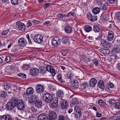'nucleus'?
Returning a JSON list of instances; mask_svg holds the SVG:
<instances>
[{
    "label": "nucleus",
    "instance_id": "1",
    "mask_svg": "<svg viewBox=\"0 0 120 120\" xmlns=\"http://www.w3.org/2000/svg\"><path fill=\"white\" fill-rule=\"evenodd\" d=\"M17 100L16 97H12L10 100V101L8 102L6 105V108L7 110L11 111L16 107V103Z\"/></svg>",
    "mask_w": 120,
    "mask_h": 120
},
{
    "label": "nucleus",
    "instance_id": "2",
    "mask_svg": "<svg viewBox=\"0 0 120 120\" xmlns=\"http://www.w3.org/2000/svg\"><path fill=\"white\" fill-rule=\"evenodd\" d=\"M97 4L100 6L101 10L103 11L105 10L107 6L108 3L104 0H96Z\"/></svg>",
    "mask_w": 120,
    "mask_h": 120
},
{
    "label": "nucleus",
    "instance_id": "3",
    "mask_svg": "<svg viewBox=\"0 0 120 120\" xmlns=\"http://www.w3.org/2000/svg\"><path fill=\"white\" fill-rule=\"evenodd\" d=\"M17 100L16 101V106L17 109L20 110H22L24 108V105L22 100H18L17 98Z\"/></svg>",
    "mask_w": 120,
    "mask_h": 120
},
{
    "label": "nucleus",
    "instance_id": "4",
    "mask_svg": "<svg viewBox=\"0 0 120 120\" xmlns=\"http://www.w3.org/2000/svg\"><path fill=\"white\" fill-rule=\"evenodd\" d=\"M74 110L75 112V113L74 114L75 118L77 120L79 119L81 115L80 108L78 106H75Z\"/></svg>",
    "mask_w": 120,
    "mask_h": 120
},
{
    "label": "nucleus",
    "instance_id": "5",
    "mask_svg": "<svg viewBox=\"0 0 120 120\" xmlns=\"http://www.w3.org/2000/svg\"><path fill=\"white\" fill-rule=\"evenodd\" d=\"M34 40L35 42L41 44L42 42L43 38L41 35L38 34L35 36Z\"/></svg>",
    "mask_w": 120,
    "mask_h": 120
},
{
    "label": "nucleus",
    "instance_id": "6",
    "mask_svg": "<svg viewBox=\"0 0 120 120\" xmlns=\"http://www.w3.org/2000/svg\"><path fill=\"white\" fill-rule=\"evenodd\" d=\"M61 42V40L59 38L57 37L56 36L52 39V45H59Z\"/></svg>",
    "mask_w": 120,
    "mask_h": 120
},
{
    "label": "nucleus",
    "instance_id": "7",
    "mask_svg": "<svg viewBox=\"0 0 120 120\" xmlns=\"http://www.w3.org/2000/svg\"><path fill=\"white\" fill-rule=\"evenodd\" d=\"M52 98V95L49 93H46L43 95V98L48 102H50Z\"/></svg>",
    "mask_w": 120,
    "mask_h": 120
},
{
    "label": "nucleus",
    "instance_id": "8",
    "mask_svg": "<svg viewBox=\"0 0 120 120\" xmlns=\"http://www.w3.org/2000/svg\"><path fill=\"white\" fill-rule=\"evenodd\" d=\"M47 119L48 118L46 113H41L38 117V120H45Z\"/></svg>",
    "mask_w": 120,
    "mask_h": 120
},
{
    "label": "nucleus",
    "instance_id": "9",
    "mask_svg": "<svg viewBox=\"0 0 120 120\" xmlns=\"http://www.w3.org/2000/svg\"><path fill=\"white\" fill-rule=\"evenodd\" d=\"M38 97L35 95H32L29 99V102L30 103L33 104L37 100Z\"/></svg>",
    "mask_w": 120,
    "mask_h": 120
},
{
    "label": "nucleus",
    "instance_id": "10",
    "mask_svg": "<svg viewBox=\"0 0 120 120\" xmlns=\"http://www.w3.org/2000/svg\"><path fill=\"white\" fill-rule=\"evenodd\" d=\"M39 71V70L37 68H31L30 70V73L31 75L35 76L37 75Z\"/></svg>",
    "mask_w": 120,
    "mask_h": 120
},
{
    "label": "nucleus",
    "instance_id": "11",
    "mask_svg": "<svg viewBox=\"0 0 120 120\" xmlns=\"http://www.w3.org/2000/svg\"><path fill=\"white\" fill-rule=\"evenodd\" d=\"M57 118V114L53 111L51 112L49 114L48 120H54Z\"/></svg>",
    "mask_w": 120,
    "mask_h": 120
},
{
    "label": "nucleus",
    "instance_id": "12",
    "mask_svg": "<svg viewBox=\"0 0 120 120\" xmlns=\"http://www.w3.org/2000/svg\"><path fill=\"white\" fill-rule=\"evenodd\" d=\"M46 69L48 71H50L52 73L53 76H54L55 74V71L54 69L52 66L48 65L46 66Z\"/></svg>",
    "mask_w": 120,
    "mask_h": 120
},
{
    "label": "nucleus",
    "instance_id": "13",
    "mask_svg": "<svg viewBox=\"0 0 120 120\" xmlns=\"http://www.w3.org/2000/svg\"><path fill=\"white\" fill-rule=\"evenodd\" d=\"M45 88L44 87L40 84H38L36 88V90L38 93H41L44 91Z\"/></svg>",
    "mask_w": 120,
    "mask_h": 120
},
{
    "label": "nucleus",
    "instance_id": "14",
    "mask_svg": "<svg viewBox=\"0 0 120 120\" xmlns=\"http://www.w3.org/2000/svg\"><path fill=\"white\" fill-rule=\"evenodd\" d=\"M16 24L20 30H23L25 29L26 26L22 23L18 21L16 22Z\"/></svg>",
    "mask_w": 120,
    "mask_h": 120
},
{
    "label": "nucleus",
    "instance_id": "15",
    "mask_svg": "<svg viewBox=\"0 0 120 120\" xmlns=\"http://www.w3.org/2000/svg\"><path fill=\"white\" fill-rule=\"evenodd\" d=\"M97 82V79L95 78L91 79L89 82V85L91 87L95 86Z\"/></svg>",
    "mask_w": 120,
    "mask_h": 120
},
{
    "label": "nucleus",
    "instance_id": "16",
    "mask_svg": "<svg viewBox=\"0 0 120 120\" xmlns=\"http://www.w3.org/2000/svg\"><path fill=\"white\" fill-rule=\"evenodd\" d=\"M18 43L19 45H26L27 44L25 39L22 38H20L19 40Z\"/></svg>",
    "mask_w": 120,
    "mask_h": 120
},
{
    "label": "nucleus",
    "instance_id": "17",
    "mask_svg": "<svg viewBox=\"0 0 120 120\" xmlns=\"http://www.w3.org/2000/svg\"><path fill=\"white\" fill-rule=\"evenodd\" d=\"M114 34L113 32L109 31L108 33V35L107 37L108 40L109 41H112L113 39Z\"/></svg>",
    "mask_w": 120,
    "mask_h": 120
},
{
    "label": "nucleus",
    "instance_id": "18",
    "mask_svg": "<svg viewBox=\"0 0 120 120\" xmlns=\"http://www.w3.org/2000/svg\"><path fill=\"white\" fill-rule=\"evenodd\" d=\"M72 87L75 88H77L78 86V82L76 80H74L71 81V82Z\"/></svg>",
    "mask_w": 120,
    "mask_h": 120
},
{
    "label": "nucleus",
    "instance_id": "19",
    "mask_svg": "<svg viewBox=\"0 0 120 120\" xmlns=\"http://www.w3.org/2000/svg\"><path fill=\"white\" fill-rule=\"evenodd\" d=\"M61 107L63 109H65L68 106L67 101L65 100H63L61 101Z\"/></svg>",
    "mask_w": 120,
    "mask_h": 120
},
{
    "label": "nucleus",
    "instance_id": "20",
    "mask_svg": "<svg viewBox=\"0 0 120 120\" xmlns=\"http://www.w3.org/2000/svg\"><path fill=\"white\" fill-rule=\"evenodd\" d=\"M35 106L37 108H39L41 107L43 104L42 101L41 100H37L34 103Z\"/></svg>",
    "mask_w": 120,
    "mask_h": 120
},
{
    "label": "nucleus",
    "instance_id": "21",
    "mask_svg": "<svg viewBox=\"0 0 120 120\" xmlns=\"http://www.w3.org/2000/svg\"><path fill=\"white\" fill-rule=\"evenodd\" d=\"M87 85V83L86 82H84L80 85L81 88L83 91L85 92L86 91Z\"/></svg>",
    "mask_w": 120,
    "mask_h": 120
},
{
    "label": "nucleus",
    "instance_id": "22",
    "mask_svg": "<svg viewBox=\"0 0 120 120\" xmlns=\"http://www.w3.org/2000/svg\"><path fill=\"white\" fill-rule=\"evenodd\" d=\"M98 87L101 89L103 90L105 88L104 82L102 80L99 81L98 83Z\"/></svg>",
    "mask_w": 120,
    "mask_h": 120
},
{
    "label": "nucleus",
    "instance_id": "23",
    "mask_svg": "<svg viewBox=\"0 0 120 120\" xmlns=\"http://www.w3.org/2000/svg\"><path fill=\"white\" fill-rule=\"evenodd\" d=\"M34 92L33 89L31 87L28 88L26 91V93L27 94H30L33 93Z\"/></svg>",
    "mask_w": 120,
    "mask_h": 120
},
{
    "label": "nucleus",
    "instance_id": "24",
    "mask_svg": "<svg viewBox=\"0 0 120 120\" xmlns=\"http://www.w3.org/2000/svg\"><path fill=\"white\" fill-rule=\"evenodd\" d=\"M100 11V9L98 7H95L94 8L92 12L93 14H98Z\"/></svg>",
    "mask_w": 120,
    "mask_h": 120
},
{
    "label": "nucleus",
    "instance_id": "25",
    "mask_svg": "<svg viewBox=\"0 0 120 120\" xmlns=\"http://www.w3.org/2000/svg\"><path fill=\"white\" fill-rule=\"evenodd\" d=\"M64 30L65 32L69 34L71 32L72 30V29L71 27L67 26L65 27Z\"/></svg>",
    "mask_w": 120,
    "mask_h": 120
},
{
    "label": "nucleus",
    "instance_id": "26",
    "mask_svg": "<svg viewBox=\"0 0 120 120\" xmlns=\"http://www.w3.org/2000/svg\"><path fill=\"white\" fill-rule=\"evenodd\" d=\"M101 52L104 54H108L109 53L110 51L108 49H101Z\"/></svg>",
    "mask_w": 120,
    "mask_h": 120
},
{
    "label": "nucleus",
    "instance_id": "27",
    "mask_svg": "<svg viewBox=\"0 0 120 120\" xmlns=\"http://www.w3.org/2000/svg\"><path fill=\"white\" fill-rule=\"evenodd\" d=\"M71 105H75L78 103L77 100L75 98H72L71 102Z\"/></svg>",
    "mask_w": 120,
    "mask_h": 120
},
{
    "label": "nucleus",
    "instance_id": "28",
    "mask_svg": "<svg viewBox=\"0 0 120 120\" xmlns=\"http://www.w3.org/2000/svg\"><path fill=\"white\" fill-rule=\"evenodd\" d=\"M100 27L97 25H94L93 26L94 30L95 32H99L100 31Z\"/></svg>",
    "mask_w": 120,
    "mask_h": 120
},
{
    "label": "nucleus",
    "instance_id": "29",
    "mask_svg": "<svg viewBox=\"0 0 120 120\" xmlns=\"http://www.w3.org/2000/svg\"><path fill=\"white\" fill-rule=\"evenodd\" d=\"M84 29L85 31L87 32H88L90 31L92 29L91 26L87 25L85 26Z\"/></svg>",
    "mask_w": 120,
    "mask_h": 120
},
{
    "label": "nucleus",
    "instance_id": "30",
    "mask_svg": "<svg viewBox=\"0 0 120 120\" xmlns=\"http://www.w3.org/2000/svg\"><path fill=\"white\" fill-rule=\"evenodd\" d=\"M58 80L61 82H64V80L62 78V75L60 74H59L57 76Z\"/></svg>",
    "mask_w": 120,
    "mask_h": 120
},
{
    "label": "nucleus",
    "instance_id": "31",
    "mask_svg": "<svg viewBox=\"0 0 120 120\" xmlns=\"http://www.w3.org/2000/svg\"><path fill=\"white\" fill-rule=\"evenodd\" d=\"M63 94H64L63 92L60 90L58 91L56 94V96L59 97H62Z\"/></svg>",
    "mask_w": 120,
    "mask_h": 120
},
{
    "label": "nucleus",
    "instance_id": "32",
    "mask_svg": "<svg viewBox=\"0 0 120 120\" xmlns=\"http://www.w3.org/2000/svg\"><path fill=\"white\" fill-rule=\"evenodd\" d=\"M58 99L57 97H55L53 98H52V99L50 101H51L52 102H53V103L56 104L58 105Z\"/></svg>",
    "mask_w": 120,
    "mask_h": 120
},
{
    "label": "nucleus",
    "instance_id": "33",
    "mask_svg": "<svg viewBox=\"0 0 120 120\" xmlns=\"http://www.w3.org/2000/svg\"><path fill=\"white\" fill-rule=\"evenodd\" d=\"M7 95V93L5 91H3L0 92V96L1 97L5 98Z\"/></svg>",
    "mask_w": 120,
    "mask_h": 120
},
{
    "label": "nucleus",
    "instance_id": "34",
    "mask_svg": "<svg viewBox=\"0 0 120 120\" xmlns=\"http://www.w3.org/2000/svg\"><path fill=\"white\" fill-rule=\"evenodd\" d=\"M57 104L56 103H53V102L50 101L49 104L50 107L51 108L54 109L56 107L57 105Z\"/></svg>",
    "mask_w": 120,
    "mask_h": 120
},
{
    "label": "nucleus",
    "instance_id": "35",
    "mask_svg": "<svg viewBox=\"0 0 120 120\" xmlns=\"http://www.w3.org/2000/svg\"><path fill=\"white\" fill-rule=\"evenodd\" d=\"M68 50L67 49L63 50L61 51V54L64 56H65L68 52Z\"/></svg>",
    "mask_w": 120,
    "mask_h": 120
},
{
    "label": "nucleus",
    "instance_id": "36",
    "mask_svg": "<svg viewBox=\"0 0 120 120\" xmlns=\"http://www.w3.org/2000/svg\"><path fill=\"white\" fill-rule=\"evenodd\" d=\"M113 50L117 52H118L120 51V49L118 45L114 46Z\"/></svg>",
    "mask_w": 120,
    "mask_h": 120
},
{
    "label": "nucleus",
    "instance_id": "37",
    "mask_svg": "<svg viewBox=\"0 0 120 120\" xmlns=\"http://www.w3.org/2000/svg\"><path fill=\"white\" fill-rule=\"evenodd\" d=\"M58 119V120H65V116L64 115H59Z\"/></svg>",
    "mask_w": 120,
    "mask_h": 120
},
{
    "label": "nucleus",
    "instance_id": "38",
    "mask_svg": "<svg viewBox=\"0 0 120 120\" xmlns=\"http://www.w3.org/2000/svg\"><path fill=\"white\" fill-rule=\"evenodd\" d=\"M5 120H11V116L9 115H5Z\"/></svg>",
    "mask_w": 120,
    "mask_h": 120
},
{
    "label": "nucleus",
    "instance_id": "39",
    "mask_svg": "<svg viewBox=\"0 0 120 120\" xmlns=\"http://www.w3.org/2000/svg\"><path fill=\"white\" fill-rule=\"evenodd\" d=\"M30 68V66L28 64H24L22 67V69L24 70H26Z\"/></svg>",
    "mask_w": 120,
    "mask_h": 120
},
{
    "label": "nucleus",
    "instance_id": "40",
    "mask_svg": "<svg viewBox=\"0 0 120 120\" xmlns=\"http://www.w3.org/2000/svg\"><path fill=\"white\" fill-rule=\"evenodd\" d=\"M101 44L102 45L104 44L106 45H109V44L108 42L106 41L105 40H103L101 41Z\"/></svg>",
    "mask_w": 120,
    "mask_h": 120
},
{
    "label": "nucleus",
    "instance_id": "41",
    "mask_svg": "<svg viewBox=\"0 0 120 120\" xmlns=\"http://www.w3.org/2000/svg\"><path fill=\"white\" fill-rule=\"evenodd\" d=\"M11 3L13 5H16L18 4V0H11Z\"/></svg>",
    "mask_w": 120,
    "mask_h": 120
},
{
    "label": "nucleus",
    "instance_id": "42",
    "mask_svg": "<svg viewBox=\"0 0 120 120\" xmlns=\"http://www.w3.org/2000/svg\"><path fill=\"white\" fill-rule=\"evenodd\" d=\"M116 18L118 22L120 21V12L117 13Z\"/></svg>",
    "mask_w": 120,
    "mask_h": 120
},
{
    "label": "nucleus",
    "instance_id": "43",
    "mask_svg": "<svg viewBox=\"0 0 120 120\" xmlns=\"http://www.w3.org/2000/svg\"><path fill=\"white\" fill-rule=\"evenodd\" d=\"M108 2L110 4H113L117 2V0H107Z\"/></svg>",
    "mask_w": 120,
    "mask_h": 120
},
{
    "label": "nucleus",
    "instance_id": "44",
    "mask_svg": "<svg viewBox=\"0 0 120 120\" xmlns=\"http://www.w3.org/2000/svg\"><path fill=\"white\" fill-rule=\"evenodd\" d=\"M18 76L23 78H25L26 77V75L25 74L22 73L18 74Z\"/></svg>",
    "mask_w": 120,
    "mask_h": 120
},
{
    "label": "nucleus",
    "instance_id": "45",
    "mask_svg": "<svg viewBox=\"0 0 120 120\" xmlns=\"http://www.w3.org/2000/svg\"><path fill=\"white\" fill-rule=\"evenodd\" d=\"M107 26L108 28H110L113 27L114 25L111 22H109L107 23Z\"/></svg>",
    "mask_w": 120,
    "mask_h": 120
},
{
    "label": "nucleus",
    "instance_id": "46",
    "mask_svg": "<svg viewBox=\"0 0 120 120\" xmlns=\"http://www.w3.org/2000/svg\"><path fill=\"white\" fill-rule=\"evenodd\" d=\"M93 61L94 64L96 66H97L98 65V60L96 59V58L92 60Z\"/></svg>",
    "mask_w": 120,
    "mask_h": 120
},
{
    "label": "nucleus",
    "instance_id": "47",
    "mask_svg": "<svg viewBox=\"0 0 120 120\" xmlns=\"http://www.w3.org/2000/svg\"><path fill=\"white\" fill-rule=\"evenodd\" d=\"M9 31V29L4 31L2 33V35H6L8 33Z\"/></svg>",
    "mask_w": 120,
    "mask_h": 120
},
{
    "label": "nucleus",
    "instance_id": "48",
    "mask_svg": "<svg viewBox=\"0 0 120 120\" xmlns=\"http://www.w3.org/2000/svg\"><path fill=\"white\" fill-rule=\"evenodd\" d=\"M115 106L117 109H120V103L119 102H116Z\"/></svg>",
    "mask_w": 120,
    "mask_h": 120
},
{
    "label": "nucleus",
    "instance_id": "49",
    "mask_svg": "<svg viewBox=\"0 0 120 120\" xmlns=\"http://www.w3.org/2000/svg\"><path fill=\"white\" fill-rule=\"evenodd\" d=\"M40 21L35 20L33 21L32 23L34 24H37L40 23Z\"/></svg>",
    "mask_w": 120,
    "mask_h": 120
},
{
    "label": "nucleus",
    "instance_id": "50",
    "mask_svg": "<svg viewBox=\"0 0 120 120\" xmlns=\"http://www.w3.org/2000/svg\"><path fill=\"white\" fill-rule=\"evenodd\" d=\"M30 109L32 110V112H36L37 111V109L35 108V107L34 106L31 107Z\"/></svg>",
    "mask_w": 120,
    "mask_h": 120
},
{
    "label": "nucleus",
    "instance_id": "51",
    "mask_svg": "<svg viewBox=\"0 0 120 120\" xmlns=\"http://www.w3.org/2000/svg\"><path fill=\"white\" fill-rule=\"evenodd\" d=\"M63 42L64 43L67 44L68 42V40L67 38H63Z\"/></svg>",
    "mask_w": 120,
    "mask_h": 120
},
{
    "label": "nucleus",
    "instance_id": "52",
    "mask_svg": "<svg viewBox=\"0 0 120 120\" xmlns=\"http://www.w3.org/2000/svg\"><path fill=\"white\" fill-rule=\"evenodd\" d=\"M92 18L90 20L92 22H93L94 21H96L97 19V16H92Z\"/></svg>",
    "mask_w": 120,
    "mask_h": 120
},
{
    "label": "nucleus",
    "instance_id": "53",
    "mask_svg": "<svg viewBox=\"0 0 120 120\" xmlns=\"http://www.w3.org/2000/svg\"><path fill=\"white\" fill-rule=\"evenodd\" d=\"M9 88V86L7 84H5L4 86V88L5 90H8Z\"/></svg>",
    "mask_w": 120,
    "mask_h": 120
},
{
    "label": "nucleus",
    "instance_id": "54",
    "mask_svg": "<svg viewBox=\"0 0 120 120\" xmlns=\"http://www.w3.org/2000/svg\"><path fill=\"white\" fill-rule=\"evenodd\" d=\"M116 68L118 71H120V61H119L117 63L116 65Z\"/></svg>",
    "mask_w": 120,
    "mask_h": 120
},
{
    "label": "nucleus",
    "instance_id": "55",
    "mask_svg": "<svg viewBox=\"0 0 120 120\" xmlns=\"http://www.w3.org/2000/svg\"><path fill=\"white\" fill-rule=\"evenodd\" d=\"M11 60L10 57L9 56H7L5 59V60L7 62H8Z\"/></svg>",
    "mask_w": 120,
    "mask_h": 120
},
{
    "label": "nucleus",
    "instance_id": "56",
    "mask_svg": "<svg viewBox=\"0 0 120 120\" xmlns=\"http://www.w3.org/2000/svg\"><path fill=\"white\" fill-rule=\"evenodd\" d=\"M109 86L111 88H112L114 87V86L113 84L111 82L109 83H108Z\"/></svg>",
    "mask_w": 120,
    "mask_h": 120
},
{
    "label": "nucleus",
    "instance_id": "57",
    "mask_svg": "<svg viewBox=\"0 0 120 120\" xmlns=\"http://www.w3.org/2000/svg\"><path fill=\"white\" fill-rule=\"evenodd\" d=\"M92 15L90 14H89L87 15L88 18L89 20H91V19L92 18Z\"/></svg>",
    "mask_w": 120,
    "mask_h": 120
},
{
    "label": "nucleus",
    "instance_id": "58",
    "mask_svg": "<svg viewBox=\"0 0 120 120\" xmlns=\"http://www.w3.org/2000/svg\"><path fill=\"white\" fill-rule=\"evenodd\" d=\"M96 116L98 118L101 117L102 116V114L99 112H97L96 113Z\"/></svg>",
    "mask_w": 120,
    "mask_h": 120
},
{
    "label": "nucleus",
    "instance_id": "59",
    "mask_svg": "<svg viewBox=\"0 0 120 120\" xmlns=\"http://www.w3.org/2000/svg\"><path fill=\"white\" fill-rule=\"evenodd\" d=\"M109 102L110 104H112L114 103V101L113 99H111L109 100Z\"/></svg>",
    "mask_w": 120,
    "mask_h": 120
},
{
    "label": "nucleus",
    "instance_id": "60",
    "mask_svg": "<svg viewBox=\"0 0 120 120\" xmlns=\"http://www.w3.org/2000/svg\"><path fill=\"white\" fill-rule=\"evenodd\" d=\"M57 17L58 18H63V15L61 14H58L57 15Z\"/></svg>",
    "mask_w": 120,
    "mask_h": 120
},
{
    "label": "nucleus",
    "instance_id": "61",
    "mask_svg": "<svg viewBox=\"0 0 120 120\" xmlns=\"http://www.w3.org/2000/svg\"><path fill=\"white\" fill-rule=\"evenodd\" d=\"M67 75V76L70 79L71 78L72 76V75L70 72L68 73Z\"/></svg>",
    "mask_w": 120,
    "mask_h": 120
},
{
    "label": "nucleus",
    "instance_id": "62",
    "mask_svg": "<svg viewBox=\"0 0 120 120\" xmlns=\"http://www.w3.org/2000/svg\"><path fill=\"white\" fill-rule=\"evenodd\" d=\"M72 14V13L70 12L68 13V14H67L66 15V17H71V15Z\"/></svg>",
    "mask_w": 120,
    "mask_h": 120
},
{
    "label": "nucleus",
    "instance_id": "63",
    "mask_svg": "<svg viewBox=\"0 0 120 120\" xmlns=\"http://www.w3.org/2000/svg\"><path fill=\"white\" fill-rule=\"evenodd\" d=\"M49 5V4L48 3H46L45 4V6H44L43 8H44L45 9L47 7H48Z\"/></svg>",
    "mask_w": 120,
    "mask_h": 120
},
{
    "label": "nucleus",
    "instance_id": "64",
    "mask_svg": "<svg viewBox=\"0 0 120 120\" xmlns=\"http://www.w3.org/2000/svg\"><path fill=\"white\" fill-rule=\"evenodd\" d=\"M103 101L102 99H100L98 101V103L100 105H101L103 103Z\"/></svg>",
    "mask_w": 120,
    "mask_h": 120
}]
</instances>
